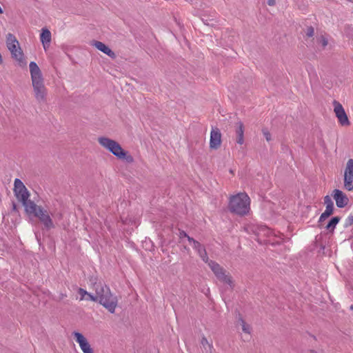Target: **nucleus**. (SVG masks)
<instances>
[{
  "label": "nucleus",
  "instance_id": "2eb2a0df",
  "mask_svg": "<svg viewBox=\"0 0 353 353\" xmlns=\"http://www.w3.org/2000/svg\"><path fill=\"white\" fill-rule=\"evenodd\" d=\"M333 193V197L338 208H342L347 205L349 199L341 190L336 189Z\"/></svg>",
  "mask_w": 353,
  "mask_h": 353
},
{
  "label": "nucleus",
  "instance_id": "412c9836",
  "mask_svg": "<svg viewBox=\"0 0 353 353\" xmlns=\"http://www.w3.org/2000/svg\"><path fill=\"white\" fill-rule=\"evenodd\" d=\"M238 321L241 326L243 332L245 334H251L252 327L243 319L240 314L239 315Z\"/></svg>",
  "mask_w": 353,
  "mask_h": 353
},
{
  "label": "nucleus",
  "instance_id": "72a5a7b5",
  "mask_svg": "<svg viewBox=\"0 0 353 353\" xmlns=\"http://www.w3.org/2000/svg\"><path fill=\"white\" fill-rule=\"evenodd\" d=\"M16 208V205L15 204H13V209H15Z\"/></svg>",
  "mask_w": 353,
  "mask_h": 353
},
{
  "label": "nucleus",
  "instance_id": "ddd939ff",
  "mask_svg": "<svg viewBox=\"0 0 353 353\" xmlns=\"http://www.w3.org/2000/svg\"><path fill=\"white\" fill-rule=\"evenodd\" d=\"M188 241L192 245L193 248L196 251L199 256L203 260V262L208 263L209 258L206 252L205 247L201 245L199 241L194 240L190 236H188Z\"/></svg>",
  "mask_w": 353,
  "mask_h": 353
},
{
  "label": "nucleus",
  "instance_id": "2f4dec72",
  "mask_svg": "<svg viewBox=\"0 0 353 353\" xmlns=\"http://www.w3.org/2000/svg\"><path fill=\"white\" fill-rule=\"evenodd\" d=\"M18 48H21L19 46V44L14 46H11V47L10 48H8L9 51L11 53V55L12 54V53H14V52H15V51H17L18 50Z\"/></svg>",
  "mask_w": 353,
  "mask_h": 353
},
{
  "label": "nucleus",
  "instance_id": "393cba45",
  "mask_svg": "<svg viewBox=\"0 0 353 353\" xmlns=\"http://www.w3.org/2000/svg\"><path fill=\"white\" fill-rule=\"evenodd\" d=\"M317 41L321 45V46L324 48L328 44V40L324 35H321L318 37Z\"/></svg>",
  "mask_w": 353,
  "mask_h": 353
},
{
  "label": "nucleus",
  "instance_id": "aec40b11",
  "mask_svg": "<svg viewBox=\"0 0 353 353\" xmlns=\"http://www.w3.org/2000/svg\"><path fill=\"white\" fill-rule=\"evenodd\" d=\"M201 345L205 353H214V348L212 342L209 341L204 336L201 338Z\"/></svg>",
  "mask_w": 353,
  "mask_h": 353
},
{
  "label": "nucleus",
  "instance_id": "9b49d317",
  "mask_svg": "<svg viewBox=\"0 0 353 353\" xmlns=\"http://www.w3.org/2000/svg\"><path fill=\"white\" fill-rule=\"evenodd\" d=\"M344 188L348 190H353V159H350L346 163L344 172Z\"/></svg>",
  "mask_w": 353,
  "mask_h": 353
},
{
  "label": "nucleus",
  "instance_id": "b1692460",
  "mask_svg": "<svg viewBox=\"0 0 353 353\" xmlns=\"http://www.w3.org/2000/svg\"><path fill=\"white\" fill-rule=\"evenodd\" d=\"M334 208H331L330 206H326L325 210L321 214L319 218V222H322L329 217L333 213Z\"/></svg>",
  "mask_w": 353,
  "mask_h": 353
},
{
  "label": "nucleus",
  "instance_id": "bb28decb",
  "mask_svg": "<svg viewBox=\"0 0 353 353\" xmlns=\"http://www.w3.org/2000/svg\"><path fill=\"white\" fill-rule=\"evenodd\" d=\"M324 203L326 206L329 205L331 208H334V204L330 196L327 195L324 197Z\"/></svg>",
  "mask_w": 353,
  "mask_h": 353
},
{
  "label": "nucleus",
  "instance_id": "4be33fe9",
  "mask_svg": "<svg viewBox=\"0 0 353 353\" xmlns=\"http://www.w3.org/2000/svg\"><path fill=\"white\" fill-rule=\"evenodd\" d=\"M18 44H19V41H17V39H16L15 36H14L11 33H9L7 34L6 46H7L8 49L10 48L11 47V46H16Z\"/></svg>",
  "mask_w": 353,
  "mask_h": 353
},
{
  "label": "nucleus",
  "instance_id": "6e6552de",
  "mask_svg": "<svg viewBox=\"0 0 353 353\" xmlns=\"http://www.w3.org/2000/svg\"><path fill=\"white\" fill-rule=\"evenodd\" d=\"M207 263L208 264L211 270L215 274L217 279H219L221 282L228 285L230 289H233V281L230 274L227 273L225 270H224L219 263L214 261L208 260Z\"/></svg>",
  "mask_w": 353,
  "mask_h": 353
},
{
  "label": "nucleus",
  "instance_id": "1a4fd4ad",
  "mask_svg": "<svg viewBox=\"0 0 353 353\" xmlns=\"http://www.w3.org/2000/svg\"><path fill=\"white\" fill-rule=\"evenodd\" d=\"M14 192L17 199L22 203L25 211L28 209L30 203H34L29 199L30 193L23 182L19 179H15L14 182Z\"/></svg>",
  "mask_w": 353,
  "mask_h": 353
},
{
  "label": "nucleus",
  "instance_id": "f704fd0d",
  "mask_svg": "<svg viewBox=\"0 0 353 353\" xmlns=\"http://www.w3.org/2000/svg\"><path fill=\"white\" fill-rule=\"evenodd\" d=\"M350 309H351V310H353V305H352L350 306Z\"/></svg>",
  "mask_w": 353,
  "mask_h": 353
},
{
  "label": "nucleus",
  "instance_id": "f03ea898",
  "mask_svg": "<svg viewBox=\"0 0 353 353\" xmlns=\"http://www.w3.org/2000/svg\"><path fill=\"white\" fill-rule=\"evenodd\" d=\"M29 68L35 98L39 102L44 101L46 89L43 83L41 71L34 61L30 63Z\"/></svg>",
  "mask_w": 353,
  "mask_h": 353
},
{
  "label": "nucleus",
  "instance_id": "39448f33",
  "mask_svg": "<svg viewBox=\"0 0 353 353\" xmlns=\"http://www.w3.org/2000/svg\"><path fill=\"white\" fill-rule=\"evenodd\" d=\"M98 141L101 146L108 150L117 158L121 159H126L128 162L132 161V157H127L126 152L117 141L107 137H99Z\"/></svg>",
  "mask_w": 353,
  "mask_h": 353
},
{
  "label": "nucleus",
  "instance_id": "7c9ffc66",
  "mask_svg": "<svg viewBox=\"0 0 353 353\" xmlns=\"http://www.w3.org/2000/svg\"><path fill=\"white\" fill-rule=\"evenodd\" d=\"M188 236H189L187 233L183 231V230H179V237L180 239H182L183 238H187L188 239Z\"/></svg>",
  "mask_w": 353,
  "mask_h": 353
},
{
  "label": "nucleus",
  "instance_id": "9d476101",
  "mask_svg": "<svg viewBox=\"0 0 353 353\" xmlns=\"http://www.w3.org/2000/svg\"><path fill=\"white\" fill-rule=\"evenodd\" d=\"M334 112L338 119L339 123L342 126H348L350 122L348 119L347 115L343 107V105L337 101H333Z\"/></svg>",
  "mask_w": 353,
  "mask_h": 353
},
{
  "label": "nucleus",
  "instance_id": "dca6fc26",
  "mask_svg": "<svg viewBox=\"0 0 353 353\" xmlns=\"http://www.w3.org/2000/svg\"><path fill=\"white\" fill-rule=\"evenodd\" d=\"M40 40L43 46V48L46 50L49 48L51 42V32L46 28H43L40 34Z\"/></svg>",
  "mask_w": 353,
  "mask_h": 353
},
{
  "label": "nucleus",
  "instance_id": "c756f323",
  "mask_svg": "<svg viewBox=\"0 0 353 353\" xmlns=\"http://www.w3.org/2000/svg\"><path fill=\"white\" fill-rule=\"evenodd\" d=\"M314 28L312 26L307 28V32H306V35L308 37H312L314 35Z\"/></svg>",
  "mask_w": 353,
  "mask_h": 353
},
{
  "label": "nucleus",
  "instance_id": "a878e982",
  "mask_svg": "<svg viewBox=\"0 0 353 353\" xmlns=\"http://www.w3.org/2000/svg\"><path fill=\"white\" fill-rule=\"evenodd\" d=\"M78 293L81 296V297H80L81 301L85 300L86 296L88 294V292L85 290H84L83 288H79Z\"/></svg>",
  "mask_w": 353,
  "mask_h": 353
},
{
  "label": "nucleus",
  "instance_id": "c85d7f7f",
  "mask_svg": "<svg viewBox=\"0 0 353 353\" xmlns=\"http://www.w3.org/2000/svg\"><path fill=\"white\" fill-rule=\"evenodd\" d=\"M263 134L267 141H270L271 140V134L268 130L263 129Z\"/></svg>",
  "mask_w": 353,
  "mask_h": 353
},
{
  "label": "nucleus",
  "instance_id": "0eeeda50",
  "mask_svg": "<svg viewBox=\"0 0 353 353\" xmlns=\"http://www.w3.org/2000/svg\"><path fill=\"white\" fill-rule=\"evenodd\" d=\"M207 263L208 264L211 270L215 274L217 279H219L221 282L228 285L230 289H233V281L230 274L227 273L225 270H224L219 263L214 261L208 260Z\"/></svg>",
  "mask_w": 353,
  "mask_h": 353
},
{
  "label": "nucleus",
  "instance_id": "6ab92c4d",
  "mask_svg": "<svg viewBox=\"0 0 353 353\" xmlns=\"http://www.w3.org/2000/svg\"><path fill=\"white\" fill-rule=\"evenodd\" d=\"M12 57L18 62L19 66L24 67L26 65L27 62L21 48H18V50L12 53Z\"/></svg>",
  "mask_w": 353,
  "mask_h": 353
},
{
  "label": "nucleus",
  "instance_id": "20e7f679",
  "mask_svg": "<svg viewBox=\"0 0 353 353\" xmlns=\"http://www.w3.org/2000/svg\"><path fill=\"white\" fill-rule=\"evenodd\" d=\"M26 212L28 215H32L37 218L47 230H51L55 227L51 217L52 214L50 215L46 209H44L41 205H37L35 203H30Z\"/></svg>",
  "mask_w": 353,
  "mask_h": 353
},
{
  "label": "nucleus",
  "instance_id": "4468645a",
  "mask_svg": "<svg viewBox=\"0 0 353 353\" xmlns=\"http://www.w3.org/2000/svg\"><path fill=\"white\" fill-rule=\"evenodd\" d=\"M221 144V133L217 128H212L210 132V148L213 150L218 149Z\"/></svg>",
  "mask_w": 353,
  "mask_h": 353
},
{
  "label": "nucleus",
  "instance_id": "f8f14e48",
  "mask_svg": "<svg viewBox=\"0 0 353 353\" xmlns=\"http://www.w3.org/2000/svg\"><path fill=\"white\" fill-rule=\"evenodd\" d=\"M75 341L79 343V347L83 353H94L93 349L91 347L86 338L79 332H73Z\"/></svg>",
  "mask_w": 353,
  "mask_h": 353
},
{
  "label": "nucleus",
  "instance_id": "a211bd4d",
  "mask_svg": "<svg viewBox=\"0 0 353 353\" xmlns=\"http://www.w3.org/2000/svg\"><path fill=\"white\" fill-rule=\"evenodd\" d=\"M236 143L239 145H242L244 143V125L241 121H238L236 123Z\"/></svg>",
  "mask_w": 353,
  "mask_h": 353
},
{
  "label": "nucleus",
  "instance_id": "423d86ee",
  "mask_svg": "<svg viewBox=\"0 0 353 353\" xmlns=\"http://www.w3.org/2000/svg\"><path fill=\"white\" fill-rule=\"evenodd\" d=\"M245 230L248 233H252L256 235V240L259 243L270 241V240H267L265 238L275 235L270 228L262 225H249L245 228Z\"/></svg>",
  "mask_w": 353,
  "mask_h": 353
},
{
  "label": "nucleus",
  "instance_id": "5701e85b",
  "mask_svg": "<svg viewBox=\"0 0 353 353\" xmlns=\"http://www.w3.org/2000/svg\"><path fill=\"white\" fill-rule=\"evenodd\" d=\"M340 218L339 216H334L331 219L330 222L326 225V229L332 232L334 231L336 225L339 222Z\"/></svg>",
  "mask_w": 353,
  "mask_h": 353
},
{
  "label": "nucleus",
  "instance_id": "7ed1b4c3",
  "mask_svg": "<svg viewBox=\"0 0 353 353\" xmlns=\"http://www.w3.org/2000/svg\"><path fill=\"white\" fill-rule=\"evenodd\" d=\"M250 199L246 193L241 192L230 196L228 208L232 213L240 216L247 214L250 211Z\"/></svg>",
  "mask_w": 353,
  "mask_h": 353
},
{
  "label": "nucleus",
  "instance_id": "f257e3e1",
  "mask_svg": "<svg viewBox=\"0 0 353 353\" xmlns=\"http://www.w3.org/2000/svg\"><path fill=\"white\" fill-rule=\"evenodd\" d=\"M92 288L95 291L97 297L99 299L97 302L107 309L109 312L114 313L118 299L112 293L110 288L102 283H94Z\"/></svg>",
  "mask_w": 353,
  "mask_h": 353
},
{
  "label": "nucleus",
  "instance_id": "f3484780",
  "mask_svg": "<svg viewBox=\"0 0 353 353\" xmlns=\"http://www.w3.org/2000/svg\"><path fill=\"white\" fill-rule=\"evenodd\" d=\"M94 46L111 58H114L116 57L115 53L108 46L101 41H94Z\"/></svg>",
  "mask_w": 353,
  "mask_h": 353
},
{
  "label": "nucleus",
  "instance_id": "473e14b6",
  "mask_svg": "<svg viewBox=\"0 0 353 353\" xmlns=\"http://www.w3.org/2000/svg\"><path fill=\"white\" fill-rule=\"evenodd\" d=\"M276 3L275 0H268V4L270 6H274Z\"/></svg>",
  "mask_w": 353,
  "mask_h": 353
},
{
  "label": "nucleus",
  "instance_id": "cd10ccee",
  "mask_svg": "<svg viewBox=\"0 0 353 353\" xmlns=\"http://www.w3.org/2000/svg\"><path fill=\"white\" fill-rule=\"evenodd\" d=\"M99 299L97 297L96 295H93L91 293L88 292V294L86 296L85 300L86 301H92L94 302H97V300Z\"/></svg>",
  "mask_w": 353,
  "mask_h": 353
}]
</instances>
